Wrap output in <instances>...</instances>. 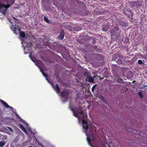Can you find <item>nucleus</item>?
I'll list each match as a JSON object with an SVG mask.
<instances>
[{"label": "nucleus", "instance_id": "obj_29", "mask_svg": "<svg viewBox=\"0 0 147 147\" xmlns=\"http://www.w3.org/2000/svg\"><path fill=\"white\" fill-rule=\"evenodd\" d=\"M127 130L129 131H130V132L131 133H134V134L135 133V132H134V131H132V130H130V131H129L128 129Z\"/></svg>", "mask_w": 147, "mask_h": 147}, {"label": "nucleus", "instance_id": "obj_19", "mask_svg": "<svg viewBox=\"0 0 147 147\" xmlns=\"http://www.w3.org/2000/svg\"><path fill=\"white\" fill-rule=\"evenodd\" d=\"M5 143V142L4 141H2L0 142V147H3V146Z\"/></svg>", "mask_w": 147, "mask_h": 147}, {"label": "nucleus", "instance_id": "obj_14", "mask_svg": "<svg viewBox=\"0 0 147 147\" xmlns=\"http://www.w3.org/2000/svg\"><path fill=\"white\" fill-rule=\"evenodd\" d=\"M87 78L88 79V82L91 83L94 82V78L91 76L87 77Z\"/></svg>", "mask_w": 147, "mask_h": 147}, {"label": "nucleus", "instance_id": "obj_16", "mask_svg": "<svg viewBox=\"0 0 147 147\" xmlns=\"http://www.w3.org/2000/svg\"><path fill=\"white\" fill-rule=\"evenodd\" d=\"M70 93V91L69 90H66L65 89V98L67 96V95Z\"/></svg>", "mask_w": 147, "mask_h": 147}, {"label": "nucleus", "instance_id": "obj_10", "mask_svg": "<svg viewBox=\"0 0 147 147\" xmlns=\"http://www.w3.org/2000/svg\"><path fill=\"white\" fill-rule=\"evenodd\" d=\"M69 107L70 109L73 112L74 116L76 117H78V113L77 112L74 108L70 106Z\"/></svg>", "mask_w": 147, "mask_h": 147}, {"label": "nucleus", "instance_id": "obj_5", "mask_svg": "<svg viewBox=\"0 0 147 147\" xmlns=\"http://www.w3.org/2000/svg\"><path fill=\"white\" fill-rule=\"evenodd\" d=\"M117 21L120 25L123 27H126L128 26V22L127 21H123L118 19Z\"/></svg>", "mask_w": 147, "mask_h": 147}, {"label": "nucleus", "instance_id": "obj_36", "mask_svg": "<svg viewBox=\"0 0 147 147\" xmlns=\"http://www.w3.org/2000/svg\"><path fill=\"white\" fill-rule=\"evenodd\" d=\"M30 56H31V55H29V56L30 57Z\"/></svg>", "mask_w": 147, "mask_h": 147}, {"label": "nucleus", "instance_id": "obj_17", "mask_svg": "<svg viewBox=\"0 0 147 147\" xmlns=\"http://www.w3.org/2000/svg\"><path fill=\"white\" fill-rule=\"evenodd\" d=\"M43 18L44 19L45 22L48 23H50V21L47 17L46 16H44Z\"/></svg>", "mask_w": 147, "mask_h": 147}, {"label": "nucleus", "instance_id": "obj_34", "mask_svg": "<svg viewBox=\"0 0 147 147\" xmlns=\"http://www.w3.org/2000/svg\"><path fill=\"white\" fill-rule=\"evenodd\" d=\"M66 26V25H65V27H66L65 26Z\"/></svg>", "mask_w": 147, "mask_h": 147}, {"label": "nucleus", "instance_id": "obj_7", "mask_svg": "<svg viewBox=\"0 0 147 147\" xmlns=\"http://www.w3.org/2000/svg\"><path fill=\"white\" fill-rule=\"evenodd\" d=\"M82 123L83 129L86 130H87L88 128V126L87 121L83 120L82 121Z\"/></svg>", "mask_w": 147, "mask_h": 147}, {"label": "nucleus", "instance_id": "obj_20", "mask_svg": "<svg viewBox=\"0 0 147 147\" xmlns=\"http://www.w3.org/2000/svg\"><path fill=\"white\" fill-rule=\"evenodd\" d=\"M19 127L23 131H26V130L25 128H24V127L23 126V125L22 124H19Z\"/></svg>", "mask_w": 147, "mask_h": 147}, {"label": "nucleus", "instance_id": "obj_30", "mask_svg": "<svg viewBox=\"0 0 147 147\" xmlns=\"http://www.w3.org/2000/svg\"><path fill=\"white\" fill-rule=\"evenodd\" d=\"M96 42V41H95V40H94L93 41V44H94Z\"/></svg>", "mask_w": 147, "mask_h": 147}, {"label": "nucleus", "instance_id": "obj_15", "mask_svg": "<svg viewBox=\"0 0 147 147\" xmlns=\"http://www.w3.org/2000/svg\"><path fill=\"white\" fill-rule=\"evenodd\" d=\"M64 37V33L63 32L60 33L58 37V38L60 40L63 39Z\"/></svg>", "mask_w": 147, "mask_h": 147}, {"label": "nucleus", "instance_id": "obj_24", "mask_svg": "<svg viewBox=\"0 0 147 147\" xmlns=\"http://www.w3.org/2000/svg\"><path fill=\"white\" fill-rule=\"evenodd\" d=\"M40 71L42 73V74L43 75V76L45 77L46 78H47L48 77V75L44 72L41 69H40Z\"/></svg>", "mask_w": 147, "mask_h": 147}, {"label": "nucleus", "instance_id": "obj_23", "mask_svg": "<svg viewBox=\"0 0 147 147\" xmlns=\"http://www.w3.org/2000/svg\"><path fill=\"white\" fill-rule=\"evenodd\" d=\"M84 76H87V77L89 76V73L87 71H85L84 72Z\"/></svg>", "mask_w": 147, "mask_h": 147}, {"label": "nucleus", "instance_id": "obj_26", "mask_svg": "<svg viewBox=\"0 0 147 147\" xmlns=\"http://www.w3.org/2000/svg\"><path fill=\"white\" fill-rule=\"evenodd\" d=\"M87 141H88L89 144V145H90L92 146V145L91 144V143H90V138L88 137L87 138Z\"/></svg>", "mask_w": 147, "mask_h": 147}, {"label": "nucleus", "instance_id": "obj_6", "mask_svg": "<svg viewBox=\"0 0 147 147\" xmlns=\"http://www.w3.org/2000/svg\"><path fill=\"white\" fill-rule=\"evenodd\" d=\"M124 13L128 16L129 18H130V16H133L132 11L129 9H124Z\"/></svg>", "mask_w": 147, "mask_h": 147}, {"label": "nucleus", "instance_id": "obj_27", "mask_svg": "<svg viewBox=\"0 0 147 147\" xmlns=\"http://www.w3.org/2000/svg\"><path fill=\"white\" fill-rule=\"evenodd\" d=\"M85 86V84H84L83 83L81 85V86L82 88L81 89V90H82L83 89Z\"/></svg>", "mask_w": 147, "mask_h": 147}, {"label": "nucleus", "instance_id": "obj_32", "mask_svg": "<svg viewBox=\"0 0 147 147\" xmlns=\"http://www.w3.org/2000/svg\"><path fill=\"white\" fill-rule=\"evenodd\" d=\"M30 58H31V59H32V60L33 61H34L32 60V57H30Z\"/></svg>", "mask_w": 147, "mask_h": 147}, {"label": "nucleus", "instance_id": "obj_11", "mask_svg": "<svg viewBox=\"0 0 147 147\" xmlns=\"http://www.w3.org/2000/svg\"><path fill=\"white\" fill-rule=\"evenodd\" d=\"M110 28V26L108 25H103L102 26V30L103 31L106 32L107 31V30L109 29Z\"/></svg>", "mask_w": 147, "mask_h": 147}, {"label": "nucleus", "instance_id": "obj_33", "mask_svg": "<svg viewBox=\"0 0 147 147\" xmlns=\"http://www.w3.org/2000/svg\"><path fill=\"white\" fill-rule=\"evenodd\" d=\"M127 40V42H128L129 41V40Z\"/></svg>", "mask_w": 147, "mask_h": 147}, {"label": "nucleus", "instance_id": "obj_28", "mask_svg": "<svg viewBox=\"0 0 147 147\" xmlns=\"http://www.w3.org/2000/svg\"><path fill=\"white\" fill-rule=\"evenodd\" d=\"M138 63L139 64H143L142 63V61L141 60H139L138 61Z\"/></svg>", "mask_w": 147, "mask_h": 147}, {"label": "nucleus", "instance_id": "obj_4", "mask_svg": "<svg viewBox=\"0 0 147 147\" xmlns=\"http://www.w3.org/2000/svg\"><path fill=\"white\" fill-rule=\"evenodd\" d=\"M46 79L51 84V86L56 92L57 94L59 93L60 89L58 84H56L55 86H54L53 83L49 81L47 78H46Z\"/></svg>", "mask_w": 147, "mask_h": 147}, {"label": "nucleus", "instance_id": "obj_3", "mask_svg": "<svg viewBox=\"0 0 147 147\" xmlns=\"http://www.w3.org/2000/svg\"><path fill=\"white\" fill-rule=\"evenodd\" d=\"M11 30L16 35H17L18 32L19 33L20 36L22 38H24L25 37L26 34L25 32H24L21 31L20 29L19 28L18 26L15 25L14 26H13L11 28Z\"/></svg>", "mask_w": 147, "mask_h": 147}, {"label": "nucleus", "instance_id": "obj_21", "mask_svg": "<svg viewBox=\"0 0 147 147\" xmlns=\"http://www.w3.org/2000/svg\"><path fill=\"white\" fill-rule=\"evenodd\" d=\"M117 63L119 64H121L123 63L121 59H119L117 62Z\"/></svg>", "mask_w": 147, "mask_h": 147}, {"label": "nucleus", "instance_id": "obj_2", "mask_svg": "<svg viewBox=\"0 0 147 147\" xmlns=\"http://www.w3.org/2000/svg\"><path fill=\"white\" fill-rule=\"evenodd\" d=\"M111 35V38L114 40H117L120 34L121 31L119 27L117 26H114L113 28L109 31Z\"/></svg>", "mask_w": 147, "mask_h": 147}, {"label": "nucleus", "instance_id": "obj_37", "mask_svg": "<svg viewBox=\"0 0 147 147\" xmlns=\"http://www.w3.org/2000/svg\"><path fill=\"white\" fill-rule=\"evenodd\" d=\"M1 109H0V110Z\"/></svg>", "mask_w": 147, "mask_h": 147}, {"label": "nucleus", "instance_id": "obj_8", "mask_svg": "<svg viewBox=\"0 0 147 147\" xmlns=\"http://www.w3.org/2000/svg\"><path fill=\"white\" fill-rule=\"evenodd\" d=\"M59 96L60 97V100L62 101L63 103L64 102V90L59 94Z\"/></svg>", "mask_w": 147, "mask_h": 147}, {"label": "nucleus", "instance_id": "obj_1", "mask_svg": "<svg viewBox=\"0 0 147 147\" xmlns=\"http://www.w3.org/2000/svg\"><path fill=\"white\" fill-rule=\"evenodd\" d=\"M14 1L15 0H0V12L5 15L8 8Z\"/></svg>", "mask_w": 147, "mask_h": 147}, {"label": "nucleus", "instance_id": "obj_12", "mask_svg": "<svg viewBox=\"0 0 147 147\" xmlns=\"http://www.w3.org/2000/svg\"><path fill=\"white\" fill-rule=\"evenodd\" d=\"M1 102L3 103V104L6 107V108H9L10 109H13V108L12 107L8 105V104L5 101L3 100H1Z\"/></svg>", "mask_w": 147, "mask_h": 147}, {"label": "nucleus", "instance_id": "obj_35", "mask_svg": "<svg viewBox=\"0 0 147 147\" xmlns=\"http://www.w3.org/2000/svg\"><path fill=\"white\" fill-rule=\"evenodd\" d=\"M63 58L64 59V57L63 56Z\"/></svg>", "mask_w": 147, "mask_h": 147}, {"label": "nucleus", "instance_id": "obj_31", "mask_svg": "<svg viewBox=\"0 0 147 147\" xmlns=\"http://www.w3.org/2000/svg\"><path fill=\"white\" fill-rule=\"evenodd\" d=\"M28 147H33L32 146H29Z\"/></svg>", "mask_w": 147, "mask_h": 147}, {"label": "nucleus", "instance_id": "obj_9", "mask_svg": "<svg viewBox=\"0 0 147 147\" xmlns=\"http://www.w3.org/2000/svg\"><path fill=\"white\" fill-rule=\"evenodd\" d=\"M74 109L76 110V111L79 113H80L82 115L83 114V112L82 110L81 109L80 106V105L78 106V108L75 107Z\"/></svg>", "mask_w": 147, "mask_h": 147}, {"label": "nucleus", "instance_id": "obj_22", "mask_svg": "<svg viewBox=\"0 0 147 147\" xmlns=\"http://www.w3.org/2000/svg\"><path fill=\"white\" fill-rule=\"evenodd\" d=\"M138 96L141 98H142L143 97V95L141 92H139L138 93Z\"/></svg>", "mask_w": 147, "mask_h": 147}, {"label": "nucleus", "instance_id": "obj_13", "mask_svg": "<svg viewBox=\"0 0 147 147\" xmlns=\"http://www.w3.org/2000/svg\"><path fill=\"white\" fill-rule=\"evenodd\" d=\"M133 4L135 6H136L137 8H138L141 6V3L140 1H136L134 2Z\"/></svg>", "mask_w": 147, "mask_h": 147}, {"label": "nucleus", "instance_id": "obj_18", "mask_svg": "<svg viewBox=\"0 0 147 147\" xmlns=\"http://www.w3.org/2000/svg\"><path fill=\"white\" fill-rule=\"evenodd\" d=\"M100 98L102 100V101L105 102L107 104V102L105 100V99L102 95H100Z\"/></svg>", "mask_w": 147, "mask_h": 147}, {"label": "nucleus", "instance_id": "obj_25", "mask_svg": "<svg viewBox=\"0 0 147 147\" xmlns=\"http://www.w3.org/2000/svg\"><path fill=\"white\" fill-rule=\"evenodd\" d=\"M96 86V85H94L93 87H92V92H94V90L95 89Z\"/></svg>", "mask_w": 147, "mask_h": 147}]
</instances>
